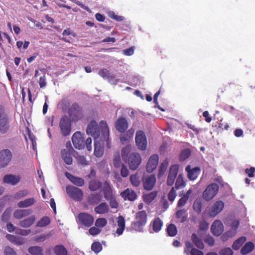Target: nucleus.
Segmentation results:
<instances>
[{"instance_id": "5", "label": "nucleus", "mask_w": 255, "mask_h": 255, "mask_svg": "<svg viewBox=\"0 0 255 255\" xmlns=\"http://www.w3.org/2000/svg\"><path fill=\"white\" fill-rule=\"evenodd\" d=\"M60 132L63 136H67L71 131V123L70 118L66 115L63 116L59 121Z\"/></svg>"}, {"instance_id": "62", "label": "nucleus", "mask_w": 255, "mask_h": 255, "mask_svg": "<svg viewBox=\"0 0 255 255\" xmlns=\"http://www.w3.org/2000/svg\"><path fill=\"white\" fill-rule=\"evenodd\" d=\"M121 175L123 177H127L129 175V170L124 164H122L121 169Z\"/></svg>"}, {"instance_id": "40", "label": "nucleus", "mask_w": 255, "mask_h": 255, "mask_svg": "<svg viewBox=\"0 0 255 255\" xmlns=\"http://www.w3.org/2000/svg\"><path fill=\"white\" fill-rule=\"evenodd\" d=\"M168 163L169 162L168 159H166L163 162H162L160 164L158 172V177L159 178L161 177L165 173L167 169Z\"/></svg>"}, {"instance_id": "15", "label": "nucleus", "mask_w": 255, "mask_h": 255, "mask_svg": "<svg viewBox=\"0 0 255 255\" xmlns=\"http://www.w3.org/2000/svg\"><path fill=\"white\" fill-rule=\"evenodd\" d=\"M86 132L88 134L94 136L95 139L99 138L98 137L100 135V131L98 123L95 121H91L87 127Z\"/></svg>"}, {"instance_id": "3", "label": "nucleus", "mask_w": 255, "mask_h": 255, "mask_svg": "<svg viewBox=\"0 0 255 255\" xmlns=\"http://www.w3.org/2000/svg\"><path fill=\"white\" fill-rule=\"evenodd\" d=\"M147 214L145 211L137 212L135 214V221L131 224L133 229L137 232H141L143 227L147 222Z\"/></svg>"}, {"instance_id": "51", "label": "nucleus", "mask_w": 255, "mask_h": 255, "mask_svg": "<svg viewBox=\"0 0 255 255\" xmlns=\"http://www.w3.org/2000/svg\"><path fill=\"white\" fill-rule=\"evenodd\" d=\"M91 250L95 253H98L102 250V246L100 242H94L92 244Z\"/></svg>"}, {"instance_id": "37", "label": "nucleus", "mask_w": 255, "mask_h": 255, "mask_svg": "<svg viewBox=\"0 0 255 255\" xmlns=\"http://www.w3.org/2000/svg\"><path fill=\"white\" fill-rule=\"evenodd\" d=\"M35 202V200L32 197L19 201L17 203V206L19 208H26L33 205Z\"/></svg>"}, {"instance_id": "30", "label": "nucleus", "mask_w": 255, "mask_h": 255, "mask_svg": "<svg viewBox=\"0 0 255 255\" xmlns=\"http://www.w3.org/2000/svg\"><path fill=\"white\" fill-rule=\"evenodd\" d=\"M121 195L125 196V198L129 201H134L137 197L136 192L129 188H127L122 193Z\"/></svg>"}, {"instance_id": "9", "label": "nucleus", "mask_w": 255, "mask_h": 255, "mask_svg": "<svg viewBox=\"0 0 255 255\" xmlns=\"http://www.w3.org/2000/svg\"><path fill=\"white\" fill-rule=\"evenodd\" d=\"M66 192L68 195L76 201H81L83 197V192L79 188L72 186H67Z\"/></svg>"}, {"instance_id": "16", "label": "nucleus", "mask_w": 255, "mask_h": 255, "mask_svg": "<svg viewBox=\"0 0 255 255\" xmlns=\"http://www.w3.org/2000/svg\"><path fill=\"white\" fill-rule=\"evenodd\" d=\"M72 141L76 149H81L84 147V138L80 131L75 132L72 135Z\"/></svg>"}, {"instance_id": "25", "label": "nucleus", "mask_w": 255, "mask_h": 255, "mask_svg": "<svg viewBox=\"0 0 255 255\" xmlns=\"http://www.w3.org/2000/svg\"><path fill=\"white\" fill-rule=\"evenodd\" d=\"M102 195L99 193H93L87 197L88 203L91 205H97L102 200Z\"/></svg>"}, {"instance_id": "56", "label": "nucleus", "mask_w": 255, "mask_h": 255, "mask_svg": "<svg viewBox=\"0 0 255 255\" xmlns=\"http://www.w3.org/2000/svg\"><path fill=\"white\" fill-rule=\"evenodd\" d=\"M114 166L116 168L120 167L121 165V157L119 153L114 155L113 159Z\"/></svg>"}, {"instance_id": "55", "label": "nucleus", "mask_w": 255, "mask_h": 255, "mask_svg": "<svg viewBox=\"0 0 255 255\" xmlns=\"http://www.w3.org/2000/svg\"><path fill=\"white\" fill-rule=\"evenodd\" d=\"M177 196L176 192L174 187H172L168 194V199L171 202H173Z\"/></svg>"}, {"instance_id": "23", "label": "nucleus", "mask_w": 255, "mask_h": 255, "mask_svg": "<svg viewBox=\"0 0 255 255\" xmlns=\"http://www.w3.org/2000/svg\"><path fill=\"white\" fill-rule=\"evenodd\" d=\"M115 127L120 132H125L128 128V123L124 118H119L115 122Z\"/></svg>"}, {"instance_id": "26", "label": "nucleus", "mask_w": 255, "mask_h": 255, "mask_svg": "<svg viewBox=\"0 0 255 255\" xmlns=\"http://www.w3.org/2000/svg\"><path fill=\"white\" fill-rule=\"evenodd\" d=\"M20 178L19 176L12 174L5 175L3 179L4 183L15 185L20 181Z\"/></svg>"}, {"instance_id": "22", "label": "nucleus", "mask_w": 255, "mask_h": 255, "mask_svg": "<svg viewBox=\"0 0 255 255\" xmlns=\"http://www.w3.org/2000/svg\"><path fill=\"white\" fill-rule=\"evenodd\" d=\"M223 209V202L216 201L210 208L209 215L210 217H215Z\"/></svg>"}, {"instance_id": "42", "label": "nucleus", "mask_w": 255, "mask_h": 255, "mask_svg": "<svg viewBox=\"0 0 255 255\" xmlns=\"http://www.w3.org/2000/svg\"><path fill=\"white\" fill-rule=\"evenodd\" d=\"M163 225L162 221L159 217L156 218L152 222V229L155 232H158L160 230Z\"/></svg>"}, {"instance_id": "63", "label": "nucleus", "mask_w": 255, "mask_h": 255, "mask_svg": "<svg viewBox=\"0 0 255 255\" xmlns=\"http://www.w3.org/2000/svg\"><path fill=\"white\" fill-rule=\"evenodd\" d=\"M4 253L5 255H16V254L14 250L9 247H6L5 248Z\"/></svg>"}, {"instance_id": "48", "label": "nucleus", "mask_w": 255, "mask_h": 255, "mask_svg": "<svg viewBox=\"0 0 255 255\" xmlns=\"http://www.w3.org/2000/svg\"><path fill=\"white\" fill-rule=\"evenodd\" d=\"M202 203L201 200L200 199H196L193 204V210L198 214H199L202 211Z\"/></svg>"}, {"instance_id": "8", "label": "nucleus", "mask_w": 255, "mask_h": 255, "mask_svg": "<svg viewBox=\"0 0 255 255\" xmlns=\"http://www.w3.org/2000/svg\"><path fill=\"white\" fill-rule=\"evenodd\" d=\"M135 143L138 149L145 150L147 148V138L144 132L141 130H137L135 137Z\"/></svg>"}, {"instance_id": "52", "label": "nucleus", "mask_w": 255, "mask_h": 255, "mask_svg": "<svg viewBox=\"0 0 255 255\" xmlns=\"http://www.w3.org/2000/svg\"><path fill=\"white\" fill-rule=\"evenodd\" d=\"M77 164L82 165H86L88 164V162L86 160V158L83 155H77L75 156Z\"/></svg>"}, {"instance_id": "28", "label": "nucleus", "mask_w": 255, "mask_h": 255, "mask_svg": "<svg viewBox=\"0 0 255 255\" xmlns=\"http://www.w3.org/2000/svg\"><path fill=\"white\" fill-rule=\"evenodd\" d=\"M191 240L193 243L192 244H194L199 249L203 250L204 248V245L202 240L199 238L195 233L192 234Z\"/></svg>"}, {"instance_id": "43", "label": "nucleus", "mask_w": 255, "mask_h": 255, "mask_svg": "<svg viewBox=\"0 0 255 255\" xmlns=\"http://www.w3.org/2000/svg\"><path fill=\"white\" fill-rule=\"evenodd\" d=\"M246 237L242 236L236 240L233 243L232 248L234 250H238L242 246V245L246 241Z\"/></svg>"}, {"instance_id": "47", "label": "nucleus", "mask_w": 255, "mask_h": 255, "mask_svg": "<svg viewBox=\"0 0 255 255\" xmlns=\"http://www.w3.org/2000/svg\"><path fill=\"white\" fill-rule=\"evenodd\" d=\"M56 255H67V251L62 245H57L54 248Z\"/></svg>"}, {"instance_id": "58", "label": "nucleus", "mask_w": 255, "mask_h": 255, "mask_svg": "<svg viewBox=\"0 0 255 255\" xmlns=\"http://www.w3.org/2000/svg\"><path fill=\"white\" fill-rule=\"evenodd\" d=\"M204 242L207 244L209 246H213L215 244V240L213 237L210 235H206Z\"/></svg>"}, {"instance_id": "38", "label": "nucleus", "mask_w": 255, "mask_h": 255, "mask_svg": "<svg viewBox=\"0 0 255 255\" xmlns=\"http://www.w3.org/2000/svg\"><path fill=\"white\" fill-rule=\"evenodd\" d=\"M157 192L156 191H152L147 194H144L142 196V198L144 202L150 203L155 199L157 196Z\"/></svg>"}, {"instance_id": "54", "label": "nucleus", "mask_w": 255, "mask_h": 255, "mask_svg": "<svg viewBox=\"0 0 255 255\" xmlns=\"http://www.w3.org/2000/svg\"><path fill=\"white\" fill-rule=\"evenodd\" d=\"M11 211V210L10 208H7L4 211L1 216L2 221L4 222L8 221L10 218Z\"/></svg>"}, {"instance_id": "50", "label": "nucleus", "mask_w": 255, "mask_h": 255, "mask_svg": "<svg viewBox=\"0 0 255 255\" xmlns=\"http://www.w3.org/2000/svg\"><path fill=\"white\" fill-rule=\"evenodd\" d=\"M107 224V221L105 218H100L97 219L95 221V226L99 229H102Z\"/></svg>"}, {"instance_id": "4", "label": "nucleus", "mask_w": 255, "mask_h": 255, "mask_svg": "<svg viewBox=\"0 0 255 255\" xmlns=\"http://www.w3.org/2000/svg\"><path fill=\"white\" fill-rule=\"evenodd\" d=\"M239 221L234 218L228 221L226 225V230L224 233V240L234 237L237 233V229L239 225Z\"/></svg>"}, {"instance_id": "39", "label": "nucleus", "mask_w": 255, "mask_h": 255, "mask_svg": "<svg viewBox=\"0 0 255 255\" xmlns=\"http://www.w3.org/2000/svg\"><path fill=\"white\" fill-rule=\"evenodd\" d=\"M102 183L96 179L91 180L89 183V189L91 191H96L102 186Z\"/></svg>"}, {"instance_id": "46", "label": "nucleus", "mask_w": 255, "mask_h": 255, "mask_svg": "<svg viewBox=\"0 0 255 255\" xmlns=\"http://www.w3.org/2000/svg\"><path fill=\"white\" fill-rule=\"evenodd\" d=\"M166 231L168 235L170 237H174L177 233V228L173 224H170L167 226Z\"/></svg>"}, {"instance_id": "36", "label": "nucleus", "mask_w": 255, "mask_h": 255, "mask_svg": "<svg viewBox=\"0 0 255 255\" xmlns=\"http://www.w3.org/2000/svg\"><path fill=\"white\" fill-rule=\"evenodd\" d=\"M35 221L34 216H31L26 219L21 220L19 223V225L23 228H28L31 226Z\"/></svg>"}, {"instance_id": "10", "label": "nucleus", "mask_w": 255, "mask_h": 255, "mask_svg": "<svg viewBox=\"0 0 255 255\" xmlns=\"http://www.w3.org/2000/svg\"><path fill=\"white\" fill-rule=\"evenodd\" d=\"M10 129L9 119L4 112H0V133H6Z\"/></svg>"}, {"instance_id": "29", "label": "nucleus", "mask_w": 255, "mask_h": 255, "mask_svg": "<svg viewBox=\"0 0 255 255\" xmlns=\"http://www.w3.org/2000/svg\"><path fill=\"white\" fill-rule=\"evenodd\" d=\"M192 191L191 189L188 190L187 192L184 194L182 197L178 200L177 204V207H182L186 205L189 198L191 194Z\"/></svg>"}, {"instance_id": "18", "label": "nucleus", "mask_w": 255, "mask_h": 255, "mask_svg": "<svg viewBox=\"0 0 255 255\" xmlns=\"http://www.w3.org/2000/svg\"><path fill=\"white\" fill-rule=\"evenodd\" d=\"M159 161V156L157 154L152 155L149 158L146 164V169L147 172H152L157 167Z\"/></svg>"}, {"instance_id": "60", "label": "nucleus", "mask_w": 255, "mask_h": 255, "mask_svg": "<svg viewBox=\"0 0 255 255\" xmlns=\"http://www.w3.org/2000/svg\"><path fill=\"white\" fill-rule=\"evenodd\" d=\"M209 226V223H208L205 221L203 220L199 223V229H200V230L202 231H206L208 229Z\"/></svg>"}, {"instance_id": "13", "label": "nucleus", "mask_w": 255, "mask_h": 255, "mask_svg": "<svg viewBox=\"0 0 255 255\" xmlns=\"http://www.w3.org/2000/svg\"><path fill=\"white\" fill-rule=\"evenodd\" d=\"M156 181V177L154 174L144 175L142 178L144 189L147 191L152 190L155 186Z\"/></svg>"}, {"instance_id": "41", "label": "nucleus", "mask_w": 255, "mask_h": 255, "mask_svg": "<svg viewBox=\"0 0 255 255\" xmlns=\"http://www.w3.org/2000/svg\"><path fill=\"white\" fill-rule=\"evenodd\" d=\"M186 185L185 182L184 181L183 175L180 174L177 176V179L175 182L174 189H180L184 188Z\"/></svg>"}, {"instance_id": "35", "label": "nucleus", "mask_w": 255, "mask_h": 255, "mask_svg": "<svg viewBox=\"0 0 255 255\" xmlns=\"http://www.w3.org/2000/svg\"><path fill=\"white\" fill-rule=\"evenodd\" d=\"M255 245L251 242L246 243L241 250V254L243 255H247L254 249Z\"/></svg>"}, {"instance_id": "27", "label": "nucleus", "mask_w": 255, "mask_h": 255, "mask_svg": "<svg viewBox=\"0 0 255 255\" xmlns=\"http://www.w3.org/2000/svg\"><path fill=\"white\" fill-rule=\"evenodd\" d=\"M65 174L70 181L75 185L81 187L84 184V180L83 178L75 177L67 172H66Z\"/></svg>"}, {"instance_id": "32", "label": "nucleus", "mask_w": 255, "mask_h": 255, "mask_svg": "<svg viewBox=\"0 0 255 255\" xmlns=\"http://www.w3.org/2000/svg\"><path fill=\"white\" fill-rule=\"evenodd\" d=\"M175 216L180 222L184 223L187 220L188 214L187 210L184 209L179 210L176 212Z\"/></svg>"}, {"instance_id": "49", "label": "nucleus", "mask_w": 255, "mask_h": 255, "mask_svg": "<svg viewBox=\"0 0 255 255\" xmlns=\"http://www.w3.org/2000/svg\"><path fill=\"white\" fill-rule=\"evenodd\" d=\"M50 223V218L48 217L44 216L42 217L37 223V226L38 227H43L48 225Z\"/></svg>"}, {"instance_id": "19", "label": "nucleus", "mask_w": 255, "mask_h": 255, "mask_svg": "<svg viewBox=\"0 0 255 255\" xmlns=\"http://www.w3.org/2000/svg\"><path fill=\"white\" fill-rule=\"evenodd\" d=\"M100 188L105 199L112 197L114 195L113 186L109 181L106 180L102 183Z\"/></svg>"}, {"instance_id": "44", "label": "nucleus", "mask_w": 255, "mask_h": 255, "mask_svg": "<svg viewBox=\"0 0 255 255\" xmlns=\"http://www.w3.org/2000/svg\"><path fill=\"white\" fill-rule=\"evenodd\" d=\"M129 179L130 183L133 186L137 187L140 185L141 181L137 173L131 175Z\"/></svg>"}, {"instance_id": "31", "label": "nucleus", "mask_w": 255, "mask_h": 255, "mask_svg": "<svg viewBox=\"0 0 255 255\" xmlns=\"http://www.w3.org/2000/svg\"><path fill=\"white\" fill-rule=\"evenodd\" d=\"M109 208L107 204L105 202H102L96 206L95 209V212L99 214L107 213L109 212Z\"/></svg>"}, {"instance_id": "2", "label": "nucleus", "mask_w": 255, "mask_h": 255, "mask_svg": "<svg viewBox=\"0 0 255 255\" xmlns=\"http://www.w3.org/2000/svg\"><path fill=\"white\" fill-rule=\"evenodd\" d=\"M130 150L131 147L129 145L124 147L121 151L122 158L124 161L128 162L131 170H135L141 164V158L138 153H130Z\"/></svg>"}, {"instance_id": "34", "label": "nucleus", "mask_w": 255, "mask_h": 255, "mask_svg": "<svg viewBox=\"0 0 255 255\" xmlns=\"http://www.w3.org/2000/svg\"><path fill=\"white\" fill-rule=\"evenodd\" d=\"M117 222L118 228L117 229L116 233L120 236L123 234L125 229V220L124 218L122 216H120L118 217Z\"/></svg>"}, {"instance_id": "17", "label": "nucleus", "mask_w": 255, "mask_h": 255, "mask_svg": "<svg viewBox=\"0 0 255 255\" xmlns=\"http://www.w3.org/2000/svg\"><path fill=\"white\" fill-rule=\"evenodd\" d=\"M184 252L187 255H204L203 252L194 248L193 244L190 241L185 242Z\"/></svg>"}, {"instance_id": "14", "label": "nucleus", "mask_w": 255, "mask_h": 255, "mask_svg": "<svg viewBox=\"0 0 255 255\" xmlns=\"http://www.w3.org/2000/svg\"><path fill=\"white\" fill-rule=\"evenodd\" d=\"M12 154L10 150L4 149L0 151V167L7 166L10 162Z\"/></svg>"}, {"instance_id": "24", "label": "nucleus", "mask_w": 255, "mask_h": 255, "mask_svg": "<svg viewBox=\"0 0 255 255\" xmlns=\"http://www.w3.org/2000/svg\"><path fill=\"white\" fill-rule=\"evenodd\" d=\"M81 113V108L77 103L73 104L68 110L69 116L75 119H77Z\"/></svg>"}, {"instance_id": "1", "label": "nucleus", "mask_w": 255, "mask_h": 255, "mask_svg": "<svg viewBox=\"0 0 255 255\" xmlns=\"http://www.w3.org/2000/svg\"><path fill=\"white\" fill-rule=\"evenodd\" d=\"M102 125V135L100 138L94 139V154L96 157H101L104 153V145L105 143L108 148L111 146V141L109 138V130L108 125L105 121H101Z\"/></svg>"}, {"instance_id": "20", "label": "nucleus", "mask_w": 255, "mask_h": 255, "mask_svg": "<svg viewBox=\"0 0 255 255\" xmlns=\"http://www.w3.org/2000/svg\"><path fill=\"white\" fill-rule=\"evenodd\" d=\"M211 231L215 236H220L223 232V225L219 220H216L211 227Z\"/></svg>"}, {"instance_id": "53", "label": "nucleus", "mask_w": 255, "mask_h": 255, "mask_svg": "<svg viewBox=\"0 0 255 255\" xmlns=\"http://www.w3.org/2000/svg\"><path fill=\"white\" fill-rule=\"evenodd\" d=\"M28 194V192L25 190H19L14 195L15 199H19L21 198L26 196Z\"/></svg>"}, {"instance_id": "45", "label": "nucleus", "mask_w": 255, "mask_h": 255, "mask_svg": "<svg viewBox=\"0 0 255 255\" xmlns=\"http://www.w3.org/2000/svg\"><path fill=\"white\" fill-rule=\"evenodd\" d=\"M28 252L32 255H43V249L38 246L31 247L28 249Z\"/></svg>"}, {"instance_id": "64", "label": "nucleus", "mask_w": 255, "mask_h": 255, "mask_svg": "<svg viewBox=\"0 0 255 255\" xmlns=\"http://www.w3.org/2000/svg\"><path fill=\"white\" fill-rule=\"evenodd\" d=\"M38 83L41 88H43L46 86L47 83L46 82L45 75H43L42 76L40 77Z\"/></svg>"}, {"instance_id": "21", "label": "nucleus", "mask_w": 255, "mask_h": 255, "mask_svg": "<svg viewBox=\"0 0 255 255\" xmlns=\"http://www.w3.org/2000/svg\"><path fill=\"white\" fill-rule=\"evenodd\" d=\"M185 171L187 173V177L190 180H195L199 175L201 169L199 167H195L191 168V166L188 165L185 168Z\"/></svg>"}, {"instance_id": "6", "label": "nucleus", "mask_w": 255, "mask_h": 255, "mask_svg": "<svg viewBox=\"0 0 255 255\" xmlns=\"http://www.w3.org/2000/svg\"><path fill=\"white\" fill-rule=\"evenodd\" d=\"M75 152L70 141H68L66 143V148L61 150L60 153L61 157L64 162L67 165H70L72 164L73 159L72 154Z\"/></svg>"}, {"instance_id": "33", "label": "nucleus", "mask_w": 255, "mask_h": 255, "mask_svg": "<svg viewBox=\"0 0 255 255\" xmlns=\"http://www.w3.org/2000/svg\"><path fill=\"white\" fill-rule=\"evenodd\" d=\"M99 75L105 79L109 81H112L115 79L114 75L112 74L107 69H102L99 71Z\"/></svg>"}, {"instance_id": "7", "label": "nucleus", "mask_w": 255, "mask_h": 255, "mask_svg": "<svg viewBox=\"0 0 255 255\" xmlns=\"http://www.w3.org/2000/svg\"><path fill=\"white\" fill-rule=\"evenodd\" d=\"M219 191V186L216 183L209 184L202 194L203 198L206 201L211 200L217 195Z\"/></svg>"}, {"instance_id": "12", "label": "nucleus", "mask_w": 255, "mask_h": 255, "mask_svg": "<svg viewBox=\"0 0 255 255\" xmlns=\"http://www.w3.org/2000/svg\"><path fill=\"white\" fill-rule=\"evenodd\" d=\"M77 217L80 224L86 227H90L93 224L94 217L87 213H80Z\"/></svg>"}, {"instance_id": "61", "label": "nucleus", "mask_w": 255, "mask_h": 255, "mask_svg": "<svg viewBox=\"0 0 255 255\" xmlns=\"http://www.w3.org/2000/svg\"><path fill=\"white\" fill-rule=\"evenodd\" d=\"M101 232V229L97 227H91L89 230V233L92 236H96L99 234Z\"/></svg>"}, {"instance_id": "57", "label": "nucleus", "mask_w": 255, "mask_h": 255, "mask_svg": "<svg viewBox=\"0 0 255 255\" xmlns=\"http://www.w3.org/2000/svg\"><path fill=\"white\" fill-rule=\"evenodd\" d=\"M106 199L110 201V205L112 208H117L118 207V203L116 200L114 195L112 196V197Z\"/></svg>"}, {"instance_id": "59", "label": "nucleus", "mask_w": 255, "mask_h": 255, "mask_svg": "<svg viewBox=\"0 0 255 255\" xmlns=\"http://www.w3.org/2000/svg\"><path fill=\"white\" fill-rule=\"evenodd\" d=\"M121 134V135H120V138L121 143L123 144H125L128 143L131 138H129V136L127 135V134H126L125 132Z\"/></svg>"}, {"instance_id": "11", "label": "nucleus", "mask_w": 255, "mask_h": 255, "mask_svg": "<svg viewBox=\"0 0 255 255\" xmlns=\"http://www.w3.org/2000/svg\"><path fill=\"white\" fill-rule=\"evenodd\" d=\"M179 169L178 164H173L170 167L166 180V184L168 186L173 185L175 179L177 178Z\"/></svg>"}]
</instances>
